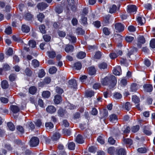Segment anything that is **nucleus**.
I'll list each match as a JSON object with an SVG mask.
<instances>
[{"label":"nucleus","mask_w":155,"mask_h":155,"mask_svg":"<svg viewBox=\"0 0 155 155\" xmlns=\"http://www.w3.org/2000/svg\"><path fill=\"white\" fill-rule=\"evenodd\" d=\"M144 91L145 92H150L152 91L153 89L152 85L149 84H146L143 86Z\"/></svg>","instance_id":"39448f33"},{"label":"nucleus","mask_w":155,"mask_h":155,"mask_svg":"<svg viewBox=\"0 0 155 155\" xmlns=\"http://www.w3.org/2000/svg\"><path fill=\"white\" fill-rule=\"evenodd\" d=\"M51 81V79L49 77H47L45 78L44 83L46 84H49Z\"/></svg>","instance_id":"338daca9"},{"label":"nucleus","mask_w":155,"mask_h":155,"mask_svg":"<svg viewBox=\"0 0 155 155\" xmlns=\"http://www.w3.org/2000/svg\"><path fill=\"white\" fill-rule=\"evenodd\" d=\"M88 70L89 74L91 75H94L96 72V70L93 67H90L88 68Z\"/></svg>","instance_id":"a878e982"},{"label":"nucleus","mask_w":155,"mask_h":155,"mask_svg":"<svg viewBox=\"0 0 155 155\" xmlns=\"http://www.w3.org/2000/svg\"><path fill=\"white\" fill-rule=\"evenodd\" d=\"M39 139L37 137H33L30 140L29 145L31 147H35L39 144Z\"/></svg>","instance_id":"f03ea898"},{"label":"nucleus","mask_w":155,"mask_h":155,"mask_svg":"<svg viewBox=\"0 0 155 155\" xmlns=\"http://www.w3.org/2000/svg\"><path fill=\"white\" fill-rule=\"evenodd\" d=\"M9 86L8 81L6 80H3L2 82L1 86L2 88L6 89Z\"/></svg>","instance_id":"5701e85b"},{"label":"nucleus","mask_w":155,"mask_h":155,"mask_svg":"<svg viewBox=\"0 0 155 155\" xmlns=\"http://www.w3.org/2000/svg\"><path fill=\"white\" fill-rule=\"evenodd\" d=\"M143 130V133L147 135H150L152 134L150 129L149 126L144 127Z\"/></svg>","instance_id":"0eeeda50"},{"label":"nucleus","mask_w":155,"mask_h":155,"mask_svg":"<svg viewBox=\"0 0 155 155\" xmlns=\"http://www.w3.org/2000/svg\"><path fill=\"white\" fill-rule=\"evenodd\" d=\"M85 96L87 97H91L94 96V92L92 91H87L85 92Z\"/></svg>","instance_id":"58836bf2"},{"label":"nucleus","mask_w":155,"mask_h":155,"mask_svg":"<svg viewBox=\"0 0 155 155\" xmlns=\"http://www.w3.org/2000/svg\"><path fill=\"white\" fill-rule=\"evenodd\" d=\"M81 22L84 25H86L87 23V18L82 15L81 18Z\"/></svg>","instance_id":"bf43d9fd"},{"label":"nucleus","mask_w":155,"mask_h":155,"mask_svg":"<svg viewBox=\"0 0 155 155\" xmlns=\"http://www.w3.org/2000/svg\"><path fill=\"white\" fill-rule=\"evenodd\" d=\"M10 109L14 113H17L19 111L20 109L19 107L16 105H12L10 106Z\"/></svg>","instance_id":"9b49d317"},{"label":"nucleus","mask_w":155,"mask_h":155,"mask_svg":"<svg viewBox=\"0 0 155 155\" xmlns=\"http://www.w3.org/2000/svg\"><path fill=\"white\" fill-rule=\"evenodd\" d=\"M86 55V53L83 51H80L78 53L77 55V57L78 58L82 59L84 58Z\"/></svg>","instance_id":"6ab92c4d"},{"label":"nucleus","mask_w":155,"mask_h":155,"mask_svg":"<svg viewBox=\"0 0 155 155\" xmlns=\"http://www.w3.org/2000/svg\"><path fill=\"white\" fill-rule=\"evenodd\" d=\"M103 94L104 97H110L112 96L111 92L109 90L104 92Z\"/></svg>","instance_id":"a18cd8bd"},{"label":"nucleus","mask_w":155,"mask_h":155,"mask_svg":"<svg viewBox=\"0 0 155 155\" xmlns=\"http://www.w3.org/2000/svg\"><path fill=\"white\" fill-rule=\"evenodd\" d=\"M28 91L30 94H34L36 92L37 89L36 87L35 86H31L29 88Z\"/></svg>","instance_id":"393cba45"},{"label":"nucleus","mask_w":155,"mask_h":155,"mask_svg":"<svg viewBox=\"0 0 155 155\" xmlns=\"http://www.w3.org/2000/svg\"><path fill=\"white\" fill-rule=\"evenodd\" d=\"M75 145L74 143L71 142L68 143V148L71 150H74L75 148Z\"/></svg>","instance_id":"72a5a7b5"},{"label":"nucleus","mask_w":155,"mask_h":155,"mask_svg":"<svg viewBox=\"0 0 155 155\" xmlns=\"http://www.w3.org/2000/svg\"><path fill=\"white\" fill-rule=\"evenodd\" d=\"M97 141L101 144H103L104 143V140L102 136H100L97 138Z\"/></svg>","instance_id":"3c124183"},{"label":"nucleus","mask_w":155,"mask_h":155,"mask_svg":"<svg viewBox=\"0 0 155 155\" xmlns=\"http://www.w3.org/2000/svg\"><path fill=\"white\" fill-rule=\"evenodd\" d=\"M21 29L22 31L25 32H28L30 31L29 27L26 25H23L22 26Z\"/></svg>","instance_id":"473e14b6"},{"label":"nucleus","mask_w":155,"mask_h":155,"mask_svg":"<svg viewBox=\"0 0 155 155\" xmlns=\"http://www.w3.org/2000/svg\"><path fill=\"white\" fill-rule=\"evenodd\" d=\"M62 133L64 135L69 136L70 135L71 132L70 130L67 129H64L63 130Z\"/></svg>","instance_id":"864d4df0"},{"label":"nucleus","mask_w":155,"mask_h":155,"mask_svg":"<svg viewBox=\"0 0 155 155\" xmlns=\"http://www.w3.org/2000/svg\"><path fill=\"white\" fill-rule=\"evenodd\" d=\"M48 56L51 58H53L55 57L56 54L53 51H49L47 52Z\"/></svg>","instance_id":"bb28decb"},{"label":"nucleus","mask_w":155,"mask_h":155,"mask_svg":"<svg viewBox=\"0 0 155 155\" xmlns=\"http://www.w3.org/2000/svg\"><path fill=\"white\" fill-rule=\"evenodd\" d=\"M76 33L78 35H82L84 34V31L81 28H78L76 29Z\"/></svg>","instance_id":"c85d7f7f"},{"label":"nucleus","mask_w":155,"mask_h":155,"mask_svg":"<svg viewBox=\"0 0 155 155\" xmlns=\"http://www.w3.org/2000/svg\"><path fill=\"white\" fill-rule=\"evenodd\" d=\"M39 29L41 32L43 34H45L46 32L45 30V27L44 25H41L39 27Z\"/></svg>","instance_id":"e433bc0d"},{"label":"nucleus","mask_w":155,"mask_h":155,"mask_svg":"<svg viewBox=\"0 0 155 155\" xmlns=\"http://www.w3.org/2000/svg\"><path fill=\"white\" fill-rule=\"evenodd\" d=\"M114 148L113 147H109L107 150L108 153L110 154H113L114 151Z\"/></svg>","instance_id":"69168bd1"},{"label":"nucleus","mask_w":155,"mask_h":155,"mask_svg":"<svg viewBox=\"0 0 155 155\" xmlns=\"http://www.w3.org/2000/svg\"><path fill=\"white\" fill-rule=\"evenodd\" d=\"M48 5L45 2H41L38 3L37 5V7L38 9L41 11H42L45 9L47 7Z\"/></svg>","instance_id":"20e7f679"},{"label":"nucleus","mask_w":155,"mask_h":155,"mask_svg":"<svg viewBox=\"0 0 155 155\" xmlns=\"http://www.w3.org/2000/svg\"><path fill=\"white\" fill-rule=\"evenodd\" d=\"M134 37L131 36H127L125 37V40L128 42L130 43L134 40Z\"/></svg>","instance_id":"13d9d810"},{"label":"nucleus","mask_w":155,"mask_h":155,"mask_svg":"<svg viewBox=\"0 0 155 155\" xmlns=\"http://www.w3.org/2000/svg\"><path fill=\"white\" fill-rule=\"evenodd\" d=\"M137 9V7L135 5H129L127 6V12H128L132 13L136 12Z\"/></svg>","instance_id":"1a4fd4ad"},{"label":"nucleus","mask_w":155,"mask_h":155,"mask_svg":"<svg viewBox=\"0 0 155 155\" xmlns=\"http://www.w3.org/2000/svg\"><path fill=\"white\" fill-rule=\"evenodd\" d=\"M50 92L48 91H44L42 93V97H49L50 96Z\"/></svg>","instance_id":"603ef678"},{"label":"nucleus","mask_w":155,"mask_h":155,"mask_svg":"<svg viewBox=\"0 0 155 155\" xmlns=\"http://www.w3.org/2000/svg\"><path fill=\"white\" fill-rule=\"evenodd\" d=\"M8 127L10 130L13 131L15 129V127L14 124L11 122H9L7 124Z\"/></svg>","instance_id":"2f4dec72"},{"label":"nucleus","mask_w":155,"mask_h":155,"mask_svg":"<svg viewBox=\"0 0 155 155\" xmlns=\"http://www.w3.org/2000/svg\"><path fill=\"white\" fill-rule=\"evenodd\" d=\"M76 141L78 143L82 144L84 143V140L82 136L80 135H78L75 139Z\"/></svg>","instance_id":"2eb2a0df"},{"label":"nucleus","mask_w":155,"mask_h":155,"mask_svg":"<svg viewBox=\"0 0 155 155\" xmlns=\"http://www.w3.org/2000/svg\"><path fill=\"white\" fill-rule=\"evenodd\" d=\"M62 101L61 97H54V103L56 104H59Z\"/></svg>","instance_id":"a19ab883"},{"label":"nucleus","mask_w":155,"mask_h":155,"mask_svg":"<svg viewBox=\"0 0 155 155\" xmlns=\"http://www.w3.org/2000/svg\"><path fill=\"white\" fill-rule=\"evenodd\" d=\"M150 46L153 48H155V39H152L150 42Z\"/></svg>","instance_id":"e2e57ef3"},{"label":"nucleus","mask_w":155,"mask_h":155,"mask_svg":"<svg viewBox=\"0 0 155 155\" xmlns=\"http://www.w3.org/2000/svg\"><path fill=\"white\" fill-rule=\"evenodd\" d=\"M74 49V46L71 45H67L66 46L65 51L67 53L71 52L73 51Z\"/></svg>","instance_id":"ddd939ff"},{"label":"nucleus","mask_w":155,"mask_h":155,"mask_svg":"<svg viewBox=\"0 0 155 155\" xmlns=\"http://www.w3.org/2000/svg\"><path fill=\"white\" fill-rule=\"evenodd\" d=\"M43 38L46 42H48L50 40L51 37L49 35H45L43 36Z\"/></svg>","instance_id":"c03bdc74"},{"label":"nucleus","mask_w":155,"mask_h":155,"mask_svg":"<svg viewBox=\"0 0 155 155\" xmlns=\"http://www.w3.org/2000/svg\"><path fill=\"white\" fill-rule=\"evenodd\" d=\"M5 32L8 35H9L12 33V29L11 27L6 28L5 31Z\"/></svg>","instance_id":"680f3d73"},{"label":"nucleus","mask_w":155,"mask_h":155,"mask_svg":"<svg viewBox=\"0 0 155 155\" xmlns=\"http://www.w3.org/2000/svg\"><path fill=\"white\" fill-rule=\"evenodd\" d=\"M66 38L72 43H75L76 41V38L71 35H67Z\"/></svg>","instance_id":"f3484780"},{"label":"nucleus","mask_w":155,"mask_h":155,"mask_svg":"<svg viewBox=\"0 0 155 155\" xmlns=\"http://www.w3.org/2000/svg\"><path fill=\"white\" fill-rule=\"evenodd\" d=\"M82 65L81 62H77L74 64V67L77 70H80L81 68Z\"/></svg>","instance_id":"4c0bfd02"},{"label":"nucleus","mask_w":155,"mask_h":155,"mask_svg":"<svg viewBox=\"0 0 155 155\" xmlns=\"http://www.w3.org/2000/svg\"><path fill=\"white\" fill-rule=\"evenodd\" d=\"M16 78V75L14 74H11L9 76V80L11 81H14Z\"/></svg>","instance_id":"5fc2aeb1"},{"label":"nucleus","mask_w":155,"mask_h":155,"mask_svg":"<svg viewBox=\"0 0 155 155\" xmlns=\"http://www.w3.org/2000/svg\"><path fill=\"white\" fill-rule=\"evenodd\" d=\"M117 155H126V152L124 149L121 148L117 150Z\"/></svg>","instance_id":"aec40b11"},{"label":"nucleus","mask_w":155,"mask_h":155,"mask_svg":"<svg viewBox=\"0 0 155 155\" xmlns=\"http://www.w3.org/2000/svg\"><path fill=\"white\" fill-rule=\"evenodd\" d=\"M117 81V79L114 76L110 75L103 79L101 83L104 85H108L110 88L111 89L116 85Z\"/></svg>","instance_id":"f257e3e1"},{"label":"nucleus","mask_w":155,"mask_h":155,"mask_svg":"<svg viewBox=\"0 0 155 155\" xmlns=\"http://www.w3.org/2000/svg\"><path fill=\"white\" fill-rule=\"evenodd\" d=\"M28 44L30 47L33 48L35 47L36 43L34 40H31L29 41Z\"/></svg>","instance_id":"09e8293b"},{"label":"nucleus","mask_w":155,"mask_h":155,"mask_svg":"<svg viewBox=\"0 0 155 155\" xmlns=\"http://www.w3.org/2000/svg\"><path fill=\"white\" fill-rule=\"evenodd\" d=\"M119 9V7L117 8V6L115 5H113L110 7L109 12L111 13H115L117 10H118Z\"/></svg>","instance_id":"dca6fc26"},{"label":"nucleus","mask_w":155,"mask_h":155,"mask_svg":"<svg viewBox=\"0 0 155 155\" xmlns=\"http://www.w3.org/2000/svg\"><path fill=\"white\" fill-rule=\"evenodd\" d=\"M122 141L124 143L126 144L127 145L129 146L131 145L133 143V141L131 139L125 138L124 137H123Z\"/></svg>","instance_id":"9d476101"},{"label":"nucleus","mask_w":155,"mask_h":155,"mask_svg":"<svg viewBox=\"0 0 155 155\" xmlns=\"http://www.w3.org/2000/svg\"><path fill=\"white\" fill-rule=\"evenodd\" d=\"M61 135L58 132L55 133L51 137L52 139L53 140H57L60 137Z\"/></svg>","instance_id":"412c9836"},{"label":"nucleus","mask_w":155,"mask_h":155,"mask_svg":"<svg viewBox=\"0 0 155 155\" xmlns=\"http://www.w3.org/2000/svg\"><path fill=\"white\" fill-rule=\"evenodd\" d=\"M25 73L26 75L30 76L31 75L32 72L29 68H27L25 71Z\"/></svg>","instance_id":"4d7b16f0"},{"label":"nucleus","mask_w":155,"mask_h":155,"mask_svg":"<svg viewBox=\"0 0 155 155\" xmlns=\"http://www.w3.org/2000/svg\"><path fill=\"white\" fill-rule=\"evenodd\" d=\"M132 101L135 104H137L136 107H139V103L140 102V99L139 97H133L132 98Z\"/></svg>","instance_id":"7c9ffc66"},{"label":"nucleus","mask_w":155,"mask_h":155,"mask_svg":"<svg viewBox=\"0 0 155 155\" xmlns=\"http://www.w3.org/2000/svg\"><path fill=\"white\" fill-rule=\"evenodd\" d=\"M58 115L60 117H64L67 115L65 110L61 108L59 109L58 111Z\"/></svg>","instance_id":"f8f14e48"},{"label":"nucleus","mask_w":155,"mask_h":155,"mask_svg":"<svg viewBox=\"0 0 155 155\" xmlns=\"http://www.w3.org/2000/svg\"><path fill=\"white\" fill-rule=\"evenodd\" d=\"M131 107V105L129 102H126L124 106H123V108L128 111H129L130 110Z\"/></svg>","instance_id":"b1692460"},{"label":"nucleus","mask_w":155,"mask_h":155,"mask_svg":"<svg viewBox=\"0 0 155 155\" xmlns=\"http://www.w3.org/2000/svg\"><path fill=\"white\" fill-rule=\"evenodd\" d=\"M37 18H38V20L41 22L45 18V16L43 13H39V14L37 15Z\"/></svg>","instance_id":"f704fd0d"},{"label":"nucleus","mask_w":155,"mask_h":155,"mask_svg":"<svg viewBox=\"0 0 155 155\" xmlns=\"http://www.w3.org/2000/svg\"><path fill=\"white\" fill-rule=\"evenodd\" d=\"M137 151L141 153H144L146 152L147 150L146 148L144 147H142L139 148Z\"/></svg>","instance_id":"774afa93"},{"label":"nucleus","mask_w":155,"mask_h":155,"mask_svg":"<svg viewBox=\"0 0 155 155\" xmlns=\"http://www.w3.org/2000/svg\"><path fill=\"white\" fill-rule=\"evenodd\" d=\"M117 119V115L115 114H112L110 116V120L113 123H115Z\"/></svg>","instance_id":"4be33fe9"},{"label":"nucleus","mask_w":155,"mask_h":155,"mask_svg":"<svg viewBox=\"0 0 155 155\" xmlns=\"http://www.w3.org/2000/svg\"><path fill=\"white\" fill-rule=\"evenodd\" d=\"M57 70V68L53 66L49 69V72L50 74H54L56 72Z\"/></svg>","instance_id":"8fccbe9b"},{"label":"nucleus","mask_w":155,"mask_h":155,"mask_svg":"<svg viewBox=\"0 0 155 155\" xmlns=\"http://www.w3.org/2000/svg\"><path fill=\"white\" fill-rule=\"evenodd\" d=\"M107 64L105 62L101 63L98 64V67L100 69H106L107 68Z\"/></svg>","instance_id":"cd10ccee"},{"label":"nucleus","mask_w":155,"mask_h":155,"mask_svg":"<svg viewBox=\"0 0 155 155\" xmlns=\"http://www.w3.org/2000/svg\"><path fill=\"white\" fill-rule=\"evenodd\" d=\"M70 87L74 89H76L77 88V84L76 81L74 79H71L68 81Z\"/></svg>","instance_id":"423d86ee"},{"label":"nucleus","mask_w":155,"mask_h":155,"mask_svg":"<svg viewBox=\"0 0 155 155\" xmlns=\"http://www.w3.org/2000/svg\"><path fill=\"white\" fill-rule=\"evenodd\" d=\"M45 73L44 70L41 69L39 70L38 73V76L39 78H42L45 75Z\"/></svg>","instance_id":"37998d69"},{"label":"nucleus","mask_w":155,"mask_h":155,"mask_svg":"<svg viewBox=\"0 0 155 155\" xmlns=\"http://www.w3.org/2000/svg\"><path fill=\"white\" fill-rule=\"evenodd\" d=\"M115 30L116 32H120L124 30V25L120 23H116L114 25Z\"/></svg>","instance_id":"7ed1b4c3"},{"label":"nucleus","mask_w":155,"mask_h":155,"mask_svg":"<svg viewBox=\"0 0 155 155\" xmlns=\"http://www.w3.org/2000/svg\"><path fill=\"white\" fill-rule=\"evenodd\" d=\"M130 89L131 91H136L137 90V84L135 83H133L131 84L130 86Z\"/></svg>","instance_id":"c756f323"},{"label":"nucleus","mask_w":155,"mask_h":155,"mask_svg":"<svg viewBox=\"0 0 155 155\" xmlns=\"http://www.w3.org/2000/svg\"><path fill=\"white\" fill-rule=\"evenodd\" d=\"M121 68L120 66H118L113 70V71L114 74L116 75H119L120 74Z\"/></svg>","instance_id":"a211bd4d"},{"label":"nucleus","mask_w":155,"mask_h":155,"mask_svg":"<svg viewBox=\"0 0 155 155\" xmlns=\"http://www.w3.org/2000/svg\"><path fill=\"white\" fill-rule=\"evenodd\" d=\"M46 110L48 112L51 114L55 112L56 110V108L52 105L48 106L46 108Z\"/></svg>","instance_id":"6e6552de"},{"label":"nucleus","mask_w":155,"mask_h":155,"mask_svg":"<svg viewBox=\"0 0 155 155\" xmlns=\"http://www.w3.org/2000/svg\"><path fill=\"white\" fill-rule=\"evenodd\" d=\"M45 126L48 129H51L54 127L53 124L51 122L46 123Z\"/></svg>","instance_id":"49530a36"},{"label":"nucleus","mask_w":155,"mask_h":155,"mask_svg":"<svg viewBox=\"0 0 155 155\" xmlns=\"http://www.w3.org/2000/svg\"><path fill=\"white\" fill-rule=\"evenodd\" d=\"M56 12L58 14L61 13L63 11V9L61 7H56L55 9Z\"/></svg>","instance_id":"0e129e2a"},{"label":"nucleus","mask_w":155,"mask_h":155,"mask_svg":"<svg viewBox=\"0 0 155 155\" xmlns=\"http://www.w3.org/2000/svg\"><path fill=\"white\" fill-rule=\"evenodd\" d=\"M137 51V49L135 47H132L129 50L128 53L127 54V56L129 58H130V56L131 55L134 54L135 52H136Z\"/></svg>","instance_id":"4468645a"},{"label":"nucleus","mask_w":155,"mask_h":155,"mask_svg":"<svg viewBox=\"0 0 155 155\" xmlns=\"http://www.w3.org/2000/svg\"><path fill=\"white\" fill-rule=\"evenodd\" d=\"M110 17V15H106L104 17V21L106 24H108L109 23Z\"/></svg>","instance_id":"de8ad7c7"},{"label":"nucleus","mask_w":155,"mask_h":155,"mask_svg":"<svg viewBox=\"0 0 155 155\" xmlns=\"http://www.w3.org/2000/svg\"><path fill=\"white\" fill-rule=\"evenodd\" d=\"M32 64L35 68L38 67L39 65V61L36 59L33 60L32 61Z\"/></svg>","instance_id":"ea45409f"},{"label":"nucleus","mask_w":155,"mask_h":155,"mask_svg":"<svg viewBox=\"0 0 155 155\" xmlns=\"http://www.w3.org/2000/svg\"><path fill=\"white\" fill-rule=\"evenodd\" d=\"M138 44H139V43L143 44L145 42V40L144 37L143 36H141L139 37L138 39Z\"/></svg>","instance_id":"79ce46f5"},{"label":"nucleus","mask_w":155,"mask_h":155,"mask_svg":"<svg viewBox=\"0 0 155 155\" xmlns=\"http://www.w3.org/2000/svg\"><path fill=\"white\" fill-rule=\"evenodd\" d=\"M103 33L106 35H108L110 33V32L108 28L106 27H104L103 29Z\"/></svg>","instance_id":"6e6d98bb"},{"label":"nucleus","mask_w":155,"mask_h":155,"mask_svg":"<svg viewBox=\"0 0 155 155\" xmlns=\"http://www.w3.org/2000/svg\"><path fill=\"white\" fill-rule=\"evenodd\" d=\"M139 129V126L138 125H137L132 127L131 128V130L132 132L134 133H135L138 131Z\"/></svg>","instance_id":"c9c22d12"},{"label":"nucleus","mask_w":155,"mask_h":155,"mask_svg":"<svg viewBox=\"0 0 155 155\" xmlns=\"http://www.w3.org/2000/svg\"><path fill=\"white\" fill-rule=\"evenodd\" d=\"M25 17L27 20H29L32 19L33 15L29 13H27L25 15Z\"/></svg>","instance_id":"052dcab7"}]
</instances>
